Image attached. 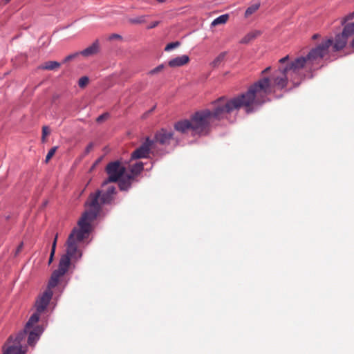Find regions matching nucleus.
Returning <instances> with one entry per match:
<instances>
[{
    "label": "nucleus",
    "mask_w": 354,
    "mask_h": 354,
    "mask_svg": "<svg viewBox=\"0 0 354 354\" xmlns=\"http://www.w3.org/2000/svg\"><path fill=\"white\" fill-rule=\"evenodd\" d=\"M261 35V32L260 30H252L248 32L243 39H241V43L248 44L250 42H254L255 39L259 37Z\"/></svg>",
    "instance_id": "15"
},
{
    "label": "nucleus",
    "mask_w": 354,
    "mask_h": 354,
    "mask_svg": "<svg viewBox=\"0 0 354 354\" xmlns=\"http://www.w3.org/2000/svg\"><path fill=\"white\" fill-rule=\"evenodd\" d=\"M55 253V245H52V247H51V251H50V257H49L48 264H50L53 262Z\"/></svg>",
    "instance_id": "29"
},
{
    "label": "nucleus",
    "mask_w": 354,
    "mask_h": 354,
    "mask_svg": "<svg viewBox=\"0 0 354 354\" xmlns=\"http://www.w3.org/2000/svg\"><path fill=\"white\" fill-rule=\"evenodd\" d=\"M129 21L131 23V24H143V23H145L146 20H145V15H142V16H140V17H135V18H133V19H131L129 20Z\"/></svg>",
    "instance_id": "23"
},
{
    "label": "nucleus",
    "mask_w": 354,
    "mask_h": 354,
    "mask_svg": "<svg viewBox=\"0 0 354 354\" xmlns=\"http://www.w3.org/2000/svg\"><path fill=\"white\" fill-rule=\"evenodd\" d=\"M22 247V243L18 247L17 251H19Z\"/></svg>",
    "instance_id": "39"
},
{
    "label": "nucleus",
    "mask_w": 354,
    "mask_h": 354,
    "mask_svg": "<svg viewBox=\"0 0 354 354\" xmlns=\"http://www.w3.org/2000/svg\"><path fill=\"white\" fill-rule=\"evenodd\" d=\"M346 46H317L313 48L306 57H298L288 63V61L283 64V66H288V71H292L294 73H297L299 70L306 66H312L314 64L324 58L330 50L333 52H338Z\"/></svg>",
    "instance_id": "6"
},
{
    "label": "nucleus",
    "mask_w": 354,
    "mask_h": 354,
    "mask_svg": "<svg viewBox=\"0 0 354 354\" xmlns=\"http://www.w3.org/2000/svg\"><path fill=\"white\" fill-rule=\"evenodd\" d=\"M109 113H104V114H102L100 115V116H98L96 119V121L97 122H103L104 120H106L108 118H109Z\"/></svg>",
    "instance_id": "28"
},
{
    "label": "nucleus",
    "mask_w": 354,
    "mask_h": 354,
    "mask_svg": "<svg viewBox=\"0 0 354 354\" xmlns=\"http://www.w3.org/2000/svg\"><path fill=\"white\" fill-rule=\"evenodd\" d=\"M125 171V167L119 161L109 163L106 167V171L109 177L104 181L102 186L104 187L109 183L118 181L124 175Z\"/></svg>",
    "instance_id": "9"
},
{
    "label": "nucleus",
    "mask_w": 354,
    "mask_h": 354,
    "mask_svg": "<svg viewBox=\"0 0 354 354\" xmlns=\"http://www.w3.org/2000/svg\"><path fill=\"white\" fill-rule=\"evenodd\" d=\"M177 46H166L165 48V50L166 52H169V51L172 50L173 49H174Z\"/></svg>",
    "instance_id": "33"
},
{
    "label": "nucleus",
    "mask_w": 354,
    "mask_h": 354,
    "mask_svg": "<svg viewBox=\"0 0 354 354\" xmlns=\"http://www.w3.org/2000/svg\"><path fill=\"white\" fill-rule=\"evenodd\" d=\"M241 109H243V106L237 95L230 98L225 96L218 98L212 102V109L199 110L190 116L193 126L192 135H208L214 124Z\"/></svg>",
    "instance_id": "2"
},
{
    "label": "nucleus",
    "mask_w": 354,
    "mask_h": 354,
    "mask_svg": "<svg viewBox=\"0 0 354 354\" xmlns=\"http://www.w3.org/2000/svg\"><path fill=\"white\" fill-rule=\"evenodd\" d=\"M225 55V53L219 54L211 63L212 66L214 68L218 67L223 62Z\"/></svg>",
    "instance_id": "22"
},
{
    "label": "nucleus",
    "mask_w": 354,
    "mask_h": 354,
    "mask_svg": "<svg viewBox=\"0 0 354 354\" xmlns=\"http://www.w3.org/2000/svg\"><path fill=\"white\" fill-rule=\"evenodd\" d=\"M57 149H58V147L55 146V147H52L49 150V151L48 152V153L46 156V159H45V162L46 163L52 158V157L54 156V154L55 153Z\"/></svg>",
    "instance_id": "24"
},
{
    "label": "nucleus",
    "mask_w": 354,
    "mask_h": 354,
    "mask_svg": "<svg viewBox=\"0 0 354 354\" xmlns=\"http://www.w3.org/2000/svg\"><path fill=\"white\" fill-rule=\"evenodd\" d=\"M134 180L133 176L126 175L119 182V187L121 190H127Z\"/></svg>",
    "instance_id": "16"
},
{
    "label": "nucleus",
    "mask_w": 354,
    "mask_h": 354,
    "mask_svg": "<svg viewBox=\"0 0 354 354\" xmlns=\"http://www.w3.org/2000/svg\"><path fill=\"white\" fill-rule=\"evenodd\" d=\"M60 66V63L56 61H48L45 62L39 68L44 70H55Z\"/></svg>",
    "instance_id": "19"
},
{
    "label": "nucleus",
    "mask_w": 354,
    "mask_h": 354,
    "mask_svg": "<svg viewBox=\"0 0 354 354\" xmlns=\"http://www.w3.org/2000/svg\"><path fill=\"white\" fill-rule=\"evenodd\" d=\"M229 17H230V16L228 14H225V15H221V16L218 17L217 18H216L212 22V26H216L218 25L225 24L229 19Z\"/></svg>",
    "instance_id": "20"
},
{
    "label": "nucleus",
    "mask_w": 354,
    "mask_h": 354,
    "mask_svg": "<svg viewBox=\"0 0 354 354\" xmlns=\"http://www.w3.org/2000/svg\"><path fill=\"white\" fill-rule=\"evenodd\" d=\"M260 5H261L260 2H257L254 4H252V6H249L245 10V16L246 17H248L250 15H251L252 14H253L254 12H255L259 8Z\"/></svg>",
    "instance_id": "21"
},
{
    "label": "nucleus",
    "mask_w": 354,
    "mask_h": 354,
    "mask_svg": "<svg viewBox=\"0 0 354 354\" xmlns=\"http://www.w3.org/2000/svg\"><path fill=\"white\" fill-rule=\"evenodd\" d=\"M189 62V57L186 55H183L182 56L176 57L169 60L168 64L170 67L176 68L184 66L187 64Z\"/></svg>",
    "instance_id": "14"
},
{
    "label": "nucleus",
    "mask_w": 354,
    "mask_h": 354,
    "mask_svg": "<svg viewBox=\"0 0 354 354\" xmlns=\"http://www.w3.org/2000/svg\"><path fill=\"white\" fill-rule=\"evenodd\" d=\"M89 82V79L86 76L82 77L78 81V86L80 88H84Z\"/></svg>",
    "instance_id": "25"
},
{
    "label": "nucleus",
    "mask_w": 354,
    "mask_h": 354,
    "mask_svg": "<svg viewBox=\"0 0 354 354\" xmlns=\"http://www.w3.org/2000/svg\"><path fill=\"white\" fill-rule=\"evenodd\" d=\"M93 148V143H90L85 149V153H88Z\"/></svg>",
    "instance_id": "34"
},
{
    "label": "nucleus",
    "mask_w": 354,
    "mask_h": 354,
    "mask_svg": "<svg viewBox=\"0 0 354 354\" xmlns=\"http://www.w3.org/2000/svg\"><path fill=\"white\" fill-rule=\"evenodd\" d=\"M167 44H172V45H174V44H179V43L178 41H176V42H169Z\"/></svg>",
    "instance_id": "38"
},
{
    "label": "nucleus",
    "mask_w": 354,
    "mask_h": 354,
    "mask_svg": "<svg viewBox=\"0 0 354 354\" xmlns=\"http://www.w3.org/2000/svg\"><path fill=\"white\" fill-rule=\"evenodd\" d=\"M162 68H163V66L162 65H160V66L156 67L155 68L152 69L149 72V73L151 74V75L156 74V73L160 72Z\"/></svg>",
    "instance_id": "30"
},
{
    "label": "nucleus",
    "mask_w": 354,
    "mask_h": 354,
    "mask_svg": "<svg viewBox=\"0 0 354 354\" xmlns=\"http://www.w3.org/2000/svg\"><path fill=\"white\" fill-rule=\"evenodd\" d=\"M271 69V67L270 66H268L266 68H265L263 71H261V75H263L266 73H268Z\"/></svg>",
    "instance_id": "35"
},
{
    "label": "nucleus",
    "mask_w": 354,
    "mask_h": 354,
    "mask_svg": "<svg viewBox=\"0 0 354 354\" xmlns=\"http://www.w3.org/2000/svg\"><path fill=\"white\" fill-rule=\"evenodd\" d=\"M288 59L289 55L280 59L279 60L280 66L278 70L274 71L270 77L261 78L251 85L246 92L237 95L246 113L254 112L259 106L264 104L268 100V95L286 87L288 66H283V64Z\"/></svg>",
    "instance_id": "1"
},
{
    "label": "nucleus",
    "mask_w": 354,
    "mask_h": 354,
    "mask_svg": "<svg viewBox=\"0 0 354 354\" xmlns=\"http://www.w3.org/2000/svg\"><path fill=\"white\" fill-rule=\"evenodd\" d=\"M351 37H353L351 44H354V22L346 24L342 32L337 34L335 39L330 37L321 44H347Z\"/></svg>",
    "instance_id": "8"
},
{
    "label": "nucleus",
    "mask_w": 354,
    "mask_h": 354,
    "mask_svg": "<svg viewBox=\"0 0 354 354\" xmlns=\"http://www.w3.org/2000/svg\"><path fill=\"white\" fill-rule=\"evenodd\" d=\"M77 230H73L68 236L66 241V253L61 257L58 268L52 273L47 289L51 290L58 284L59 279L69 268L71 259L78 260L82 257V252L78 249V243L83 240H77Z\"/></svg>",
    "instance_id": "4"
},
{
    "label": "nucleus",
    "mask_w": 354,
    "mask_h": 354,
    "mask_svg": "<svg viewBox=\"0 0 354 354\" xmlns=\"http://www.w3.org/2000/svg\"><path fill=\"white\" fill-rule=\"evenodd\" d=\"M57 238H58V234H57L55 235V236L54 241H53V244H52V245H54V244H55V250H56V245H57Z\"/></svg>",
    "instance_id": "36"
},
{
    "label": "nucleus",
    "mask_w": 354,
    "mask_h": 354,
    "mask_svg": "<svg viewBox=\"0 0 354 354\" xmlns=\"http://www.w3.org/2000/svg\"><path fill=\"white\" fill-rule=\"evenodd\" d=\"M43 332L41 326L27 328L26 326L14 338L10 336L3 348V354H25L27 346H34Z\"/></svg>",
    "instance_id": "5"
},
{
    "label": "nucleus",
    "mask_w": 354,
    "mask_h": 354,
    "mask_svg": "<svg viewBox=\"0 0 354 354\" xmlns=\"http://www.w3.org/2000/svg\"><path fill=\"white\" fill-rule=\"evenodd\" d=\"M154 141L147 138L146 141L131 153V159H139L147 158L150 149L153 145Z\"/></svg>",
    "instance_id": "10"
},
{
    "label": "nucleus",
    "mask_w": 354,
    "mask_h": 354,
    "mask_svg": "<svg viewBox=\"0 0 354 354\" xmlns=\"http://www.w3.org/2000/svg\"><path fill=\"white\" fill-rule=\"evenodd\" d=\"M192 124L191 119L178 121L174 124V129L181 133H187L189 131L192 133Z\"/></svg>",
    "instance_id": "13"
},
{
    "label": "nucleus",
    "mask_w": 354,
    "mask_h": 354,
    "mask_svg": "<svg viewBox=\"0 0 354 354\" xmlns=\"http://www.w3.org/2000/svg\"><path fill=\"white\" fill-rule=\"evenodd\" d=\"M321 35L319 34H315L312 36V39L315 41L317 39L320 38Z\"/></svg>",
    "instance_id": "37"
},
{
    "label": "nucleus",
    "mask_w": 354,
    "mask_h": 354,
    "mask_svg": "<svg viewBox=\"0 0 354 354\" xmlns=\"http://www.w3.org/2000/svg\"><path fill=\"white\" fill-rule=\"evenodd\" d=\"M173 136L174 133L172 131H169L165 129H162L156 133L155 142L162 145H169L171 140L173 138Z\"/></svg>",
    "instance_id": "12"
},
{
    "label": "nucleus",
    "mask_w": 354,
    "mask_h": 354,
    "mask_svg": "<svg viewBox=\"0 0 354 354\" xmlns=\"http://www.w3.org/2000/svg\"><path fill=\"white\" fill-rule=\"evenodd\" d=\"M50 134V129L48 127L46 126H44L42 127V136H41V140L43 142H45L46 140V137Z\"/></svg>",
    "instance_id": "26"
},
{
    "label": "nucleus",
    "mask_w": 354,
    "mask_h": 354,
    "mask_svg": "<svg viewBox=\"0 0 354 354\" xmlns=\"http://www.w3.org/2000/svg\"><path fill=\"white\" fill-rule=\"evenodd\" d=\"M78 55V53H75V54H72V55H68L67 57H66L64 59V61L63 62H67L70 60H71L72 59H73L75 57H76L77 55Z\"/></svg>",
    "instance_id": "31"
},
{
    "label": "nucleus",
    "mask_w": 354,
    "mask_h": 354,
    "mask_svg": "<svg viewBox=\"0 0 354 354\" xmlns=\"http://www.w3.org/2000/svg\"><path fill=\"white\" fill-rule=\"evenodd\" d=\"M354 19V12H352V13H350L348 15H347L346 16H345L342 19V25H344L346 24V21H350V20H352Z\"/></svg>",
    "instance_id": "27"
},
{
    "label": "nucleus",
    "mask_w": 354,
    "mask_h": 354,
    "mask_svg": "<svg viewBox=\"0 0 354 354\" xmlns=\"http://www.w3.org/2000/svg\"><path fill=\"white\" fill-rule=\"evenodd\" d=\"M158 24H159V21H153V23H151L150 25H149V26H147V28H148V29H151V28H155V27H156Z\"/></svg>",
    "instance_id": "32"
},
{
    "label": "nucleus",
    "mask_w": 354,
    "mask_h": 354,
    "mask_svg": "<svg viewBox=\"0 0 354 354\" xmlns=\"http://www.w3.org/2000/svg\"><path fill=\"white\" fill-rule=\"evenodd\" d=\"M124 43L127 42V40L124 39V38L118 35V34H111V35H103L101 37L97 39L92 44H100L104 43Z\"/></svg>",
    "instance_id": "11"
},
{
    "label": "nucleus",
    "mask_w": 354,
    "mask_h": 354,
    "mask_svg": "<svg viewBox=\"0 0 354 354\" xmlns=\"http://www.w3.org/2000/svg\"><path fill=\"white\" fill-rule=\"evenodd\" d=\"M53 296V291L50 289H46L37 299L35 303L36 312L33 313L26 323L27 328H34V325L38 322L40 314L44 311L48 306Z\"/></svg>",
    "instance_id": "7"
},
{
    "label": "nucleus",
    "mask_w": 354,
    "mask_h": 354,
    "mask_svg": "<svg viewBox=\"0 0 354 354\" xmlns=\"http://www.w3.org/2000/svg\"><path fill=\"white\" fill-rule=\"evenodd\" d=\"M115 194V187L113 185L109 186L105 192L97 190L91 193L85 205L88 209L84 212L77 223L76 236L77 240L86 239L91 230V223L94 221L102 210V205L110 204Z\"/></svg>",
    "instance_id": "3"
},
{
    "label": "nucleus",
    "mask_w": 354,
    "mask_h": 354,
    "mask_svg": "<svg viewBox=\"0 0 354 354\" xmlns=\"http://www.w3.org/2000/svg\"><path fill=\"white\" fill-rule=\"evenodd\" d=\"M99 50V46H89L88 48L81 51L80 54L85 57H90L97 54Z\"/></svg>",
    "instance_id": "18"
},
{
    "label": "nucleus",
    "mask_w": 354,
    "mask_h": 354,
    "mask_svg": "<svg viewBox=\"0 0 354 354\" xmlns=\"http://www.w3.org/2000/svg\"><path fill=\"white\" fill-rule=\"evenodd\" d=\"M143 170V163L142 162H138L136 164L131 166L129 176H133L135 180L136 177L139 175Z\"/></svg>",
    "instance_id": "17"
},
{
    "label": "nucleus",
    "mask_w": 354,
    "mask_h": 354,
    "mask_svg": "<svg viewBox=\"0 0 354 354\" xmlns=\"http://www.w3.org/2000/svg\"><path fill=\"white\" fill-rule=\"evenodd\" d=\"M157 1H159V2H164L165 1V0H157Z\"/></svg>",
    "instance_id": "40"
}]
</instances>
